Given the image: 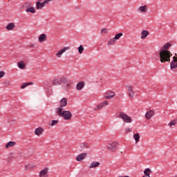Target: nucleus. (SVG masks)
I'll return each instance as SVG.
<instances>
[{
	"label": "nucleus",
	"mask_w": 177,
	"mask_h": 177,
	"mask_svg": "<svg viewBox=\"0 0 177 177\" xmlns=\"http://www.w3.org/2000/svg\"><path fill=\"white\" fill-rule=\"evenodd\" d=\"M55 111L57 115L62 117L65 121H70L71 118H73V113L69 111H64V109L62 108H56Z\"/></svg>",
	"instance_id": "1"
},
{
	"label": "nucleus",
	"mask_w": 177,
	"mask_h": 177,
	"mask_svg": "<svg viewBox=\"0 0 177 177\" xmlns=\"http://www.w3.org/2000/svg\"><path fill=\"white\" fill-rule=\"evenodd\" d=\"M171 56L172 53L169 50H160L159 51V59L161 63L171 62Z\"/></svg>",
	"instance_id": "2"
},
{
	"label": "nucleus",
	"mask_w": 177,
	"mask_h": 177,
	"mask_svg": "<svg viewBox=\"0 0 177 177\" xmlns=\"http://www.w3.org/2000/svg\"><path fill=\"white\" fill-rule=\"evenodd\" d=\"M63 82H67V78L62 77H57L54 79L51 83L49 84V86H56L57 85H62Z\"/></svg>",
	"instance_id": "3"
},
{
	"label": "nucleus",
	"mask_w": 177,
	"mask_h": 177,
	"mask_svg": "<svg viewBox=\"0 0 177 177\" xmlns=\"http://www.w3.org/2000/svg\"><path fill=\"white\" fill-rule=\"evenodd\" d=\"M31 2H26L24 3V8H26L25 12H26V13L34 15L35 13H37V10H35V7L31 6Z\"/></svg>",
	"instance_id": "4"
},
{
	"label": "nucleus",
	"mask_w": 177,
	"mask_h": 177,
	"mask_svg": "<svg viewBox=\"0 0 177 177\" xmlns=\"http://www.w3.org/2000/svg\"><path fill=\"white\" fill-rule=\"evenodd\" d=\"M118 118H121V120H122L124 122H126V124H131V122H132V118L124 112L119 113Z\"/></svg>",
	"instance_id": "5"
},
{
	"label": "nucleus",
	"mask_w": 177,
	"mask_h": 177,
	"mask_svg": "<svg viewBox=\"0 0 177 177\" xmlns=\"http://www.w3.org/2000/svg\"><path fill=\"white\" fill-rule=\"evenodd\" d=\"M118 149V142L113 141L108 144L107 145V149L111 153H115V151H117V149Z\"/></svg>",
	"instance_id": "6"
},
{
	"label": "nucleus",
	"mask_w": 177,
	"mask_h": 177,
	"mask_svg": "<svg viewBox=\"0 0 177 177\" xmlns=\"http://www.w3.org/2000/svg\"><path fill=\"white\" fill-rule=\"evenodd\" d=\"M38 177H49V167H44L38 172Z\"/></svg>",
	"instance_id": "7"
},
{
	"label": "nucleus",
	"mask_w": 177,
	"mask_h": 177,
	"mask_svg": "<svg viewBox=\"0 0 177 177\" xmlns=\"http://www.w3.org/2000/svg\"><path fill=\"white\" fill-rule=\"evenodd\" d=\"M50 1H52V0H45L42 3L41 1H37L36 2V9H37V10H40L43 8H45V6L46 5H48V3H49V2H50Z\"/></svg>",
	"instance_id": "8"
},
{
	"label": "nucleus",
	"mask_w": 177,
	"mask_h": 177,
	"mask_svg": "<svg viewBox=\"0 0 177 177\" xmlns=\"http://www.w3.org/2000/svg\"><path fill=\"white\" fill-rule=\"evenodd\" d=\"M69 49H70V47L68 46L64 47L61 50H58L57 53H55V57L57 59H60V57L63 56V53H66V52H67V50H68Z\"/></svg>",
	"instance_id": "9"
},
{
	"label": "nucleus",
	"mask_w": 177,
	"mask_h": 177,
	"mask_svg": "<svg viewBox=\"0 0 177 177\" xmlns=\"http://www.w3.org/2000/svg\"><path fill=\"white\" fill-rule=\"evenodd\" d=\"M127 93L129 99H133V97H135V90H133V86L132 85L127 86Z\"/></svg>",
	"instance_id": "10"
},
{
	"label": "nucleus",
	"mask_w": 177,
	"mask_h": 177,
	"mask_svg": "<svg viewBox=\"0 0 177 177\" xmlns=\"http://www.w3.org/2000/svg\"><path fill=\"white\" fill-rule=\"evenodd\" d=\"M106 106H109V101L104 100L102 102L97 104V108H94L93 111H96L97 110H102L103 107H106Z\"/></svg>",
	"instance_id": "11"
},
{
	"label": "nucleus",
	"mask_w": 177,
	"mask_h": 177,
	"mask_svg": "<svg viewBox=\"0 0 177 177\" xmlns=\"http://www.w3.org/2000/svg\"><path fill=\"white\" fill-rule=\"evenodd\" d=\"M62 88L65 91H68L73 88V83L66 79V82H62Z\"/></svg>",
	"instance_id": "12"
},
{
	"label": "nucleus",
	"mask_w": 177,
	"mask_h": 177,
	"mask_svg": "<svg viewBox=\"0 0 177 177\" xmlns=\"http://www.w3.org/2000/svg\"><path fill=\"white\" fill-rule=\"evenodd\" d=\"M114 96H115V93H114V91H108L105 93H104V97L105 99H108V100L113 99Z\"/></svg>",
	"instance_id": "13"
},
{
	"label": "nucleus",
	"mask_w": 177,
	"mask_h": 177,
	"mask_svg": "<svg viewBox=\"0 0 177 177\" xmlns=\"http://www.w3.org/2000/svg\"><path fill=\"white\" fill-rule=\"evenodd\" d=\"M16 28V24L13 22L8 23L6 26V30L7 31H13Z\"/></svg>",
	"instance_id": "14"
},
{
	"label": "nucleus",
	"mask_w": 177,
	"mask_h": 177,
	"mask_svg": "<svg viewBox=\"0 0 177 177\" xmlns=\"http://www.w3.org/2000/svg\"><path fill=\"white\" fill-rule=\"evenodd\" d=\"M86 156H88L86 153H82L79 154L77 156H76V161H78L79 162L83 161V160H85V158H86Z\"/></svg>",
	"instance_id": "15"
},
{
	"label": "nucleus",
	"mask_w": 177,
	"mask_h": 177,
	"mask_svg": "<svg viewBox=\"0 0 177 177\" xmlns=\"http://www.w3.org/2000/svg\"><path fill=\"white\" fill-rule=\"evenodd\" d=\"M137 12H138V13H147V6L144 5V6H140V7L137 9Z\"/></svg>",
	"instance_id": "16"
},
{
	"label": "nucleus",
	"mask_w": 177,
	"mask_h": 177,
	"mask_svg": "<svg viewBox=\"0 0 177 177\" xmlns=\"http://www.w3.org/2000/svg\"><path fill=\"white\" fill-rule=\"evenodd\" d=\"M47 38L48 36L46 34L42 33L38 37V41L40 42V44H42V42H45V41H46Z\"/></svg>",
	"instance_id": "17"
},
{
	"label": "nucleus",
	"mask_w": 177,
	"mask_h": 177,
	"mask_svg": "<svg viewBox=\"0 0 177 177\" xmlns=\"http://www.w3.org/2000/svg\"><path fill=\"white\" fill-rule=\"evenodd\" d=\"M66 106H67V99L66 97H63L59 101V107L57 109H63V107H66Z\"/></svg>",
	"instance_id": "18"
},
{
	"label": "nucleus",
	"mask_w": 177,
	"mask_h": 177,
	"mask_svg": "<svg viewBox=\"0 0 177 177\" xmlns=\"http://www.w3.org/2000/svg\"><path fill=\"white\" fill-rule=\"evenodd\" d=\"M154 115V111L149 110L145 113V118L147 120H150L151 118H153V116Z\"/></svg>",
	"instance_id": "19"
},
{
	"label": "nucleus",
	"mask_w": 177,
	"mask_h": 177,
	"mask_svg": "<svg viewBox=\"0 0 177 177\" xmlns=\"http://www.w3.org/2000/svg\"><path fill=\"white\" fill-rule=\"evenodd\" d=\"M150 32L148 30H144L141 32V39H146L149 37Z\"/></svg>",
	"instance_id": "20"
},
{
	"label": "nucleus",
	"mask_w": 177,
	"mask_h": 177,
	"mask_svg": "<svg viewBox=\"0 0 177 177\" xmlns=\"http://www.w3.org/2000/svg\"><path fill=\"white\" fill-rule=\"evenodd\" d=\"M99 167H100V162L93 161L91 163H90L88 168L90 169H92V168H97Z\"/></svg>",
	"instance_id": "21"
},
{
	"label": "nucleus",
	"mask_w": 177,
	"mask_h": 177,
	"mask_svg": "<svg viewBox=\"0 0 177 177\" xmlns=\"http://www.w3.org/2000/svg\"><path fill=\"white\" fill-rule=\"evenodd\" d=\"M85 86V82H80L76 85V89L77 91H82Z\"/></svg>",
	"instance_id": "22"
},
{
	"label": "nucleus",
	"mask_w": 177,
	"mask_h": 177,
	"mask_svg": "<svg viewBox=\"0 0 177 177\" xmlns=\"http://www.w3.org/2000/svg\"><path fill=\"white\" fill-rule=\"evenodd\" d=\"M44 133V129L42 127H38L35 129V134H36L37 136H41Z\"/></svg>",
	"instance_id": "23"
},
{
	"label": "nucleus",
	"mask_w": 177,
	"mask_h": 177,
	"mask_svg": "<svg viewBox=\"0 0 177 177\" xmlns=\"http://www.w3.org/2000/svg\"><path fill=\"white\" fill-rule=\"evenodd\" d=\"M17 66L20 70H26V62L24 61H20L17 63Z\"/></svg>",
	"instance_id": "24"
},
{
	"label": "nucleus",
	"mask_w": 177,
	"mask_h": 177,
	"mask_svg": "<svg viewBox=\"0 0 177 177\" xmlns=\"http://www.w3.org/2000/svg\"><path fill=\"white\" fill-rule=\"evenodd\" d=\"M152 173L153 171L150 168H147L144 170V176L142 177H150V174Z\"/></svg>",
	"instance_id": "25"
},
{
	"label": "nucleus",
	"mask_w": 177,
	"mask_h": 177,
	"mask_svg": "<svg viewBox=\"0 0 177 177\" xmlns=\"http://www.w3.org/2000/svg\"><path fill=\"white\" fill-rule=\"evenodd\" d=\"M25 171H32V169H35V166L34 164H28L24 166Z\"/></svg>",
	"instance_id": "26"
},
{
	"label": "nucleus",
	"mask_w": 177,
	"mask_h": 177,
	"mask_svg": "<svg viewBox=\"0 0 177 177\" xmlns=\"http://www.w3.org/2000/svg\"><path fill=\"white\" fill-rule=\"evenodd\" d=\"M15 146H16V142L10 141L6 145L5 147L6 149H10V147H15Z\"/></svg>",
	"instance_id": "27"
},
{
	"label": "nucleus",
	"mask_w": 177,
	"mask_h": 177,
	"mask_svg": "<svg viewBox=\"0 0 177 177\" xmlns=\"http://www.w3.org/2000/svg\"><path fill=\"white\" fill-rule=\"evenodd\" d=\"M115 42H117V40L115 39V37H113L109 40L107 45L108 46H111V45H114Z\"/></svg>",
	"instance_id": "28"
},
{
	"label": "nucleus",
	"mask_w": 177,
	"mask_h": 177,
	"mask_svg": "<svg viewBox=\"0 0 177 177\" xmlns=\"http://www.w3.org/2000/svg\"><path fill=\"white\" fill-rule=\"evenodd\" d=\"M171 46H172V44H171V43H167L160 48V50H168V48H171Z\"/></svg>",
	"instance_id": "29"
},
{
	"label": "nucleus",
	"mask_w": 177,
	"mask_h": 177,
	"mask_svg": "<svg viewBox=\"0 0 177 177\" xmlns=\"http://www.w3.org/2000/svg\"><path fill=\"white\" fill-rule=\"evenodd\" d=\"M133 139L135 140L136 143H138L140 140V135H139V133L134 134Z\"/></svg>",
	"instance_id": "30"
},
{
	"label": "nucleus",
	"mask_w": 177,
	"mask_h": 177,
	"mask_svg": "<svg viewBox=\"0 0 177 177\" xmlns=\"http://www.w3.org/2000/svg\"><path fill=\"white\" fill-rule=\"evenodd\" d=\"M109 33V29L107 28H102L100 30L101 35H106V34Z\"/></svg>",
	"instance_id": "31"
},
{
	"label": "nucleus",
	"mask_w": 177,
	"mask_h": 177,
	"mask_svg": "<svg viewBox=\"0 0 177 177\" xmlns=\"http://www.w3.org/2000/svg\"><path fill=\"white\" fill-rule=\"evenodd\" d=\"M28 85H32V82L24 83L21 86V89H24V88H26V86H28Z\"/></svg>",
	"instance_id": "32"
},
{
	"label": "nucleus",
	"mask_w": 177,
	"mask_h": 177,
	"mask_svg": "<svg viewBox=\"0 0 177 177\" xmlns=\"http://www.w3.org/2000/svg\"><path fill=\"white\" fill-rule=\"evenodd\" d=\"M122 35H124V34L122 32H120L118 34H116L113 38H115L116 41H118V39H120V38H121Z\"/></svg>",
	"instance_id": "33"
},
{
	"label": "nucleus",
	"mask_w": 177,
	"mask_h": 177,
	"mask_svg": "<svg viewBox=\"0 0 177 177\" xmlns=\"http://www.w3.org/2000/svg\"><path fill=\"white\" fill-rule=\"evenodd\" d=\"M3 86H5L6 88H8L9 85H10V82L9 80L5 81L3 83Z\"/></svg>",
	"instance_id": "34"
},
{
	"label": "nucleus",
	"mask_w": 177,
	"mask_h": 177,
	"mask_svg": "<svg viewBox=\"0 0 177 177\" xmlns=\"http://www.w3.org/2000/svg\"><path fill=\"white\" fill-rule=\"evenodd\" d=\"M59 124V120H52L50 124V127H55V125H57Z\"/></svg>",
	"instance_id": "35"
},
{
	"label": "nucleus",
	"mask_w": 177,
	"mask_h": 177,
	"mask_svg": "<svg viewBox=\"0 0 177 177\" xmlns=\"http://www.w3.org/2000/svg\"><path fill=\"white\" fill-rule=\"evenodd\" d=\"M78 52L80 55H82V52H84V46L80 45L78 48Z\"/></svg>",
	"instance_id": "36"
},
{
	"label": "nucleus",
	"mask_w": 177,
	"mask_h": 177,
	"mask_svg": "<svg viewBox=\"0 0 177 177\" xmlns=\"http://www.w3.org/2000/svg\"><path fill=\"white\" fill-rule=\"evenodd\" d=\"M176 125V120H172L169 123V127H170V128H171V127H174Z\"/></svg>",
	"instance_id": "37"
},
{
	"label": "nucleus",
	"mask_w": 177,
	"mask_h": 177,
	"mask_svg": "<svg viewBox=\"0 0 177 177\" xmlns=\"http://www.w3.org/2000/svg\"><path fill=\"white\" fill-rule=\"evenodd\" d=\"M5 71H0V79L1 78H3V77H5Z\"/></svg>",
	"instance_id": "38"
},
{
	"label": "nucleus",
	"mask_w": 177,
	"mask_h": 177,
	"mask_svg": "<svg viewBox=\"0 0 177 177\" xmlns=\"http://www.w3.org/2000/svg\"><path fill=\"white\" fill-rule=\"evenodd\" d=\"M131 132H132V129H131V128H127L125 129V133H131Z\"/></svg>",
	"instance_id": "39"
},
{
	"label": "nucleus",
	"mask_w": 177,
	"mask_h": 177,
	"mask_svg": "<svg viewBox=\"0 0 177 177\" xmlns=\"http://www.w3.org/2000/svg\"><path fill=\"white\" fill-rule=\"evenodd\" d=\"M10 157H12V158L15 157V153L13 152L10 153Z\"/></svg>",
	"instance_id": "40"
},
{
	"label": "nucleus",
	"mask_w": 177,
	"mask_h": 177,
	"mask_svg": "<svg viewBox=\"0 0 177 177\" xmlns=\"http://www.w3.org/2000/svg\"><path fill=\"white\" fill-rule=\"evenodd\" d=\"M35 46L34 44H32L30 46V48H34Z\"/></svg>",
	"instance_id": "41"
}]
</instances>
